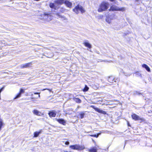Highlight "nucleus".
<instances>
[{"label":"nucleus","mask_w":152,"mask_h":152,"mask_svg":"<svg viewBox=\"0 0 152 152\" xmlns=\"http://www.w3.org/2000/svg\"><path fill=\"white\" fill-rule=\"evenodd\" d=\"M39 18L44 21H49L52 19V17L50 14L44 13L39 16Z\"/></svg>","instance_id":"obj_1"},{"label":"nucleus","mask_w":152,"mask_h":152,"mask_svg":"<svg viewBox=\"0 0 152 152\" xmlns=\"http://www.w3.org/2000/svg\"><path fill=\"white\" fill-rule=\"evenodd\" d=\"M109 4L108 3L103 2L99 6L98 11L99 12H102L107 10L108 8Z\"/></svg>","instance_id":"obj_2"},{"label":"nucleus","mask_w":152,"mask_h":152,"mask_svg":"<svg viewBox=\"0 0 152 152\" xmlns=\"http://www.w3.org/2000/svg\"><path fill=\"white\" fill-rule=\"evenodd\" d=\"M69 147L72 149L78 151L82 150L85 149L84 145H80L79 144L71 145L69 146Z\"/></svg>","instance_id":"obj_3"},{"label":"nucleus","mask_w":152,"mask_h":152,"mask_svg":"<svg viewBox=\"0 0 152 152\" xmlns=\"http://www.w3.org/2000/svg\"><path fill=\"white\" fill-rule=\"evenodd\" d=\"M73 11L77 14L79 11H80L82 13H83L85 12V10L83 7L80 5H78L76 6L75 8L73 10Z\"/></svg>","instance_id":"obj_4"},{"label":"nucleus","mask_w":152,"mask_h":152,"mask_svg":"<svg viewBox=\"0 0 152 152\" xmlns=\"http://www.w3.org/2000/svg\"><path fill=\"white\" fill-rule=\"evenodd\" d=\"M115 15H107L106 19V21L109 23H110L111 20L115 18Z\"/></svg>","instance_id":"obj_5"},{"label":"nucleus","mask_w":152,"mask_h":152,"mask_svg":"<svg viewBox=\"0 0 152 152\" xmlns=\"http://www.w3.org/2000/svg\"><path fill=\"white\" fill-rule=\"evenodd\" d=\"M132 117L133 119L136 121H144V118L140 117L135 114H133L132 115Z\"/></svg>","instance_id":"obj_6"},{"label":"nucleus","mask_w":152,"mask_h":152,"mask_svg":"<svg viewBox=\"0 0 152 152\" xmlns=\"http://www.w3.org/2000/svg\"><path fill=\"white\" fill-rule=\"evenodd\" d=\"M124 8H119L115 6H112L110 9V11H124Z\"/></svg>","instance_id":"obj_7"},{"label":"nucleus","mask_w":152,"mask_h":152,"mask_svg":"<svg viewBox=\"0 0 152 152\" xmlns=\"http://www.w3.org/2000/svg\"><path fill=\"white\" fill-rule=\"evenodd\" d=\"M91 107L93 108L94 109L96 112L103 114H106V113L105 111L103 110H102L100 109L97 107H95L94 106H92Z\"/></svg>","instance_id":"obj_8"},{"label":"nucleus","mask_w":152,"mask_h":152,"mask_svg":"<svg viewBox=\"0 0 152 152\" xmlns=\"http://www.w3.org/2000/svg\"><path fill=\"white\" fill-rule=\"evenodd\" d=\"M32 113L34 115L39 116H42L44 115L43 113H42L36 109L33 110Z\"/></svg>","instance_id":"obj_9"},{"label":"nucleus","mask_w":152,"mask_h":152,"mask_svg":"<svg viewBox=\"0 0 152 152\" xmlns=\"http://www.w3.org/2000/svg\"><path fill=\"white\" fill-rule=\"evenodd\" d=\"M31 65V63H28L25 64H22L20 65V67L22 68H26L29 67Z\"/></svg>","instance_id":"obj_10"},{"label":"nucleus","mask_w":152,"mask_h":152,"mask_svg":"<svg viewBox=\"0 0 152 152\" xmlns=\"http://www.w3.org/2000/svg\"><path fill=\"white\" fill-rule=\"evenodd\" d=\"M24 91L23 89H21L20 93L14 98V99H17L20 97L21 94L22 93H24Z\"/></svg>","instance_id":"obj_11"},{"label":"nucleus","mask_w":152,"mask_h":152,"mask_svg":"<svg viewBox=\"0 0 152 152\" xmlns=\"http://www.w3.org/2000/svg\"><path fill=\"white\" fill-rule=\"evenodd\" d=\"M49 116L51 117H55L56 115V113L54 111H52L48 113Z\"/></svg>","instance_id":"obj_12"},{"label":"nucleus","mask_w":152,"mask_h":152,"mask_svg":"<svg viewBox=\"0 0 152 152\" xmlns=\"http://www.w3.org/2000/svg\"><path fill=\"white\" fill-rule=\"evenodd\" d=\"M108 81L109 82L111 83H113L114 82H115V79L113 76L109 77L108 79Z\"/></svg>","instance_id":"obj_13"},{"label":"nucleus","mask_w":152,"mask_h":152,"mask_svg":"<svg viewBox=\"0 0 152 152\" xmlns=\"http://www.w3.org/2000/svg\"><path fill=\"white\" fill-rule=\"evenodd\" d=\"M89 152H97V150L96 147L91 148L88 150Z\"/></svg>","instance_id":"obj_14"},{"label":"nucleus","mask_w":152,"mask_h":152,"mask_svg":"<svg viewBox=\"0 0 152 152\" xmlns=\"http://www.w3.org/2000/svg\"><path fill=\"white\" fill-rule=\"evenodd\" d=\"M65 4L67 7H71L72 6V3L68 1H65Z\"/></svg>","instance_id":"obj_15"},{"label":"nucleus","mask_w":152,"mask_h":152,"mask_svg":"<svg viewBox=\"0 0 152 152\" xmlns=\"http://www.w3.org/2000/svg\"><path fill=\"white\" fill-rule=\"evenodd\" d=\"M65 1V0H56L55 3L58 4H61L64 3Z\"/></svg>","instance_id":"obj_16"},{"label":"nucleus","mask_w":152,"mask_h":152,"mask_svg":"<svg viewBox=\"0 0 152 152\" xmlns=\"http://www.w3.org/2000/svg\"><path fill=\"white\" fill-rule=\"evenodd\" d=\"M56 16L58 17V18H61L62 20H67V18H66V17H65V16H62L61 15H60L58 13H57L56 14Z\"/></svg>","instance_id":"obj_17"},{"label":"nucleus","mask_w":152,"mask_h":152,"mask_svg":"<svg viewBox=\"0 0 152 152\" xmlns=\"http://www.w3.org/2000/svg\"><path fill=\"white\" fill-rule=\"evenodd\" d=\"M142 67L146 69L148 72H150V68L146 64H143L142 65Z\"/></svg>","instance_id":"obj_18"},{"label":"nucleus","mask_w":152,"mask_h":152,"mask_svg":"<svg viewBox=\"0 0 152 152\" xmlns=\"http://www.w3.org/2000/svg\"><path fill=\"white\" fill-rule=\"evenodd\" d=\"M57 121L59 123L63 125H64L66 123L65 121L62 119H57Z\"/></svg>","instance_id":"obj_19"},{"label":"nucleus","mask_w":152,"mask_h":152,"mask_svg":"<svg viewBox=\"0 0 152 152\" xmlns=\"http://www.w3.org/2000/svg\"><path fill=\"white\" fill-rule=\"evenodd\" d=\"M84 44L86 47H87L89 48H91V45L88 42H86L84 43Z\"/></svg>","instance_id":"obj_20"},{"label":"nucleus","mask_w":152,"mask_h":152,"mask_svg":"<svg viewBox=\"0 0 152 152\" xmlns=\"http://www.w3.org/2000/svg\"><path fill=\"white\" fill-rule=\"evenodd\" d=\"M74 100L77 103H80L81 102V100L79 98H75L74 99Z\"/></svg>","instance_id":"obj_21"},{"label":"nucleus","mask_w":152,"mask_h":152,"mask_svg":"<svg viewBox=\"0 0 152 152\" xmlns=\"http://www.w3.org/2000/svg\"><path fill=\"white\" fill-rule=\"evenodd\" d=\"M40 133V132H35L34 133V137H37Z\"/></svg>","instance_id":"obj_22"},{"label":"nucleus","mask_w":152,"mask_h":152,"mask_svg":"<svg viewBox=\"0 0 152 152\" xmlns=\"http://www.w3.org/2000/svg\"><path fill=\"white\" fill-rule=\"evenodd\" d=\"M84 113L82 112H80V117L81 118H84Z\"/></svg>","instance_id":"obj_23"},{"label":"nucleus","mask_w":152,"mask_h":152,"mask_svg":"<svg viewBox=\"0 0 152 152\" xmlns=\"http://www.w3.org/2000/svg\"><path fill=\"white\" fill-rule=\"evenodd\" d=\"M50 7L51 8H54L55 7L54 4L52 3H50Z\"/></svg>","instance_id":"obj_24"},{"label":"nucleus","mask_w":152,"mask_h":152,"mask_svg":"<svg viewBox=\"0 0 152 152\" xmlns=\"http://www.w3.org/2000/svg\"><path fill=\"white\" fill-rule=\"evenodd\" d=\"M100 134V133H99L98 134H97V135H96V134H92V135H90V136H91V137H97L98 136H99V135Z\"/></svg>","instance_id":"obj_25"},{"label":"nucleus","mask_w":152,"mask_h":152,"mask_svg":"<svg viewBox=\"0 0 152 152\" xmlns=\"http://www.w3.org/2000/svg\"><path fill=\"white\" fill-rule=\"evenodd\" d=\"M88 89H89L88 87L86 86L85 88H84V89H83V91H88Z\"/></svg>","instance_id":"obj_26"},{"label":"nucleus","mask_w":152,"mask_h":152,"mask_svg":"<svg viewBox=\"0 0 152 152\" xmlns=\"http://www.w3.org/2000/svg\"><path fill=\"white\" fill-rule=\"evenodd\" d=\"M34 94H39L38 97H40V95H39V93H38V92H36V93H34Z\"/></svg>","instance_id":"obj_27"},{"label":"nucleus","mask_w":152,"mask_h":152,"mask_svg":"<svg viewBox=\"0 0 152 152\" xmlns=\"http://www.w3.org/2000/svg\"><path fill=\"white\" fill-rule=\"evenodd\" d=\"M69 142L67 141L65 142V144L66 145H68L69 144Z\"/></svg>","instance_id":"obj_28"},{"label":"nucleus","mask_w":152,"mask_h":152,"mask_svg":"<svg viewBox=\"0 0 152 152\" xmlns=\"http://www.w3.org/2000/svg\"><path fill=\"white\" fill-rule=\"evenodd\" d=\"M46 89H44L42 90V91H44V90H46ZM48 90H49L50 91V90H49V89H48Z\"/></svg>","instance_id":"obj_29"},{"label":"nucleus","mask_w":152,"mask_h":152,"mask_svg":"<svg viewBox=\"0 0 152 152\" xmlns=\"http://www.w3.org/2000/svg\"><path fill=\"white\" fill-rule=\"evenodd\" d=\"M111 1H113L114 0H110Z\"/></svg>","instance_id":"obj_30"},{"label":"nucleus","mask_w":152,"mask_h":152,"mask_svg":"<svg viewBox=\"0 0 152 152\" xmlns=\"http://www.w3.org/2000/svg\"><path fill=\"white\" fill-rule=\"evenodd\" d=\"M66 152H67V151H66Z\"/></svg>","instance_id":"obj_31"}]
</instances>
